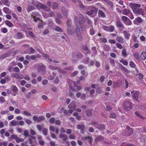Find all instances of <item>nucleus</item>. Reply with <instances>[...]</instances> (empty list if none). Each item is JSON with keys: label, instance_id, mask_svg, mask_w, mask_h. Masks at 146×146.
<instances>
[{"label": "nucleus", "instance_id": "nucleus-1", "mask_svg": "<svg viewBox=\"0 0 146 146\" xmlns=\"http://www.w3.org/2000/svg\"><path fill=\"white\" fill-rule=\"evenodd\" d=\"M129 6L133 10L134 13L144 15V12L142 9L140 8L141 7L140 4L130 3L129 4Z\"/></svg>", "mask_w": 146, "mask_h": 146}, {"label": "nucleus", "instance_id": "nucleus-2", "mask_svg": "<svg viewBox=\"0 0 146 146\" xmlns=\"http://www.w3.org/2000/svg\"><path fill=\"white\" fill-rule=\"evenodd\" d=\"M74 21L76 24L78 26L75 31L76 33L77 34L78 37H80V36L81 35L80 29L78 27L79 26H80L82 31H84L85 28V27L80 23L79 21L78 20V18L77 17H75Z\"/></svg>", "mask_w": 146, "mask_h": 146}, {"label": "nucleus", "instance_id": "nucleus-3", "mask_svg": "<svg viewBox=\"0 0 146 146\" xmlns=\"http://www.w3.org/2000/svg\"><path fill=\"white\" fill-rule=\"evenodd\" d=\"M32 3L34 5L38 8H40L45 11L49 10V9H47V7L46 5L37 1H33Z\"/></svg>", "mask_w": 146, "mask_h": 146}, {"label": "nucleus", "instance_id": "nucleus-4", "mask_svg": "<svg viewBox=\"0 0 146 146\" xmlns=\"http://www.w3.org/2000/svg\"><path fill=\"white\" fill-rule=\"evenodd\" d=\"M69 87L71 90L73 91H76V90L73 88L72 86H71L70 85V84H71L72 85H73L74 87H76L77 88V90H80L82 89V87L80 86H76V83L75 82H72L71 81L69 82Z\"/></svg>", "mask_w": 146, "mask_h": 146}, {"label": "nucleus", "instance_id": "nucleus-5", "mask_svg": "<svg viewBox=\"0 0 146 146\" xmlns=\"http://www.w3.org/2000/svg\"><path fill=\"white\" fill-rule=\"evenodd\" d=\"M121 19L123 23L127 25H130L132 24L131 21L127 17L123 16L122 17Z\"/></svg>", "mask_w": 146, "mask_h": 146}, {"label": "nucleus", "instance_id": "nucleus-6", "mask_svg": "<svg viewBox=\"0 0 146 146\" xmlns=\"http://www.w3.org/2000/svg\"><path fill=\"white\" fill-rule=\"evenodd\" d=\"M48 67L50 69L52 70H58V72L62 74H65L66 72V71L62 70L60 69V68H59L58 67L53 66L52 65H49Z\"/></svg>", "mask_w": 146, "mask_h": 146}, {"label": "nucleus", "instance_id": "nucleus-7", "mask_svg": "<svg viewBox=\"0 0 146 146\" xmlns=\"http://www.w3.org/2000/svg\"><path fill=\"white\" fill-rule=\"evenodd\" d=\"M76 106V104L75 102H72L68 106V108L71 109L69 110V113H72L73 111L75 109Z\"/></svg>", "mask_w": 146, "mask_h": 146}, {"label": "nucleus", "instance_id": "nucleus-8", "mask_svg": "<svg viewBox=\"0 0 146 146\" xmlns=\"http://www.w3.org/2000/svg\"><path fill=\"white\" fill-rule=\"evenodd\" d=\"M132 107V104L131 102L126 101L124 104V108L127 110H129Z\"/></svg>", "mask_w": 146, "mask_h": 146}, {"label": "nucleus", "instance_id": "nucleus-9", "mask_svg": "<svg viewBox=\"0 0 146 146\" xmlns=\"http://www.w3.org/2000/svg\"><path fill=\"white\" fill-rule=\"evenodd\" d=\"M103 29L107 31L112 32L114 31V26L112 25H110L109 27H108L105 25H103Z\"/></svg>", "mask_w": 146, "mask_h": 146}, {"label": "nucleus", "instance_id": "nucleus-10", "mask_svg": "<svg viewBox=\"0 0 146 146\" xmlns=\"http://www.w3.org/2000/svg\"><path fill=\"white\" fill-rule=\"evenodd\" d=\"M46 66L42 64L41 63L39 64L38 70L39 72L44 73L45 72Z\"/></svg>", "mask_w": 146, "mask_h": 146}, {"label": "nucleus", "instance_id": "nucleus-11", "mask_svg": "<svg viewBox=\"0 0 146 146\" xmlns=\"http://www.w3.org/2000/svg\"><path fill=\"white\" fill-rule=\"evenodd\" d=\"M33 119L34 121H36L38 122L44 119V117L43 116L37 117L36 115H34L33 117Z\"/></svg>", "mask_w": 146, "mask_h": 146}, {"label": "nucleus", "instance_id": "nucleus-12", "mask_svg": "<svg viewBox=\"0 0 146 146\" xmlns=\"http://www.w3.org/2000/svg\"><path fill=\"white\" fill-rule=\"evenodd\" d=\"M76 56L77 58H81L82 57V55L81 53H78L76 55L75 53H73L72 54V60L73 62H75L76 61V60L74 59Z\"/></svg>", "mask_w": 146, "mask_h": 146}, {"label": "nucleus", "instance_id": "nucleus-13", "mask_svg": "<svg viewBox=\"0 0 146 146\" xmlns=\"http://www.w3.org/2000/svg\"><path fill=\"white\" fill-rule=\"evenodd\" d=\"M133 132V130L129 126H127V131L125 133H124V135L127 136H129Z\"/></svg>", "mask_w": 146, "mask_h": 146}, {"label": "nucleus", "instance_id": "nucleus-14", "mask_svg": "<svg viewBox=\"0 0 146 146\" xmlns=\"http://www.w3.org/2000/svg\"><path fill=\"white\" fill-rule=\"evenodd\" d=\"M53 12L49 11L48 12H43L42 15L44 18H47L48 17L52 16L53 15Z\"/></svg>", "mask_w": 146, "mask_h": 146}, {"label": "nucleus", "instance_id": "nucleus-15", "mask_svg": "<svg viewBox=\"0 0 146 146\" xmlns=\"http://www.w3.org/2000/svg\"><path fill=\"white\" fill-rule=\"evenodd\" d=\"M133 97L136 100H137V99L138 98L139 92V91H133L131 92Z\"/></svg>", "mask_w": 146, "mask_h": 146}, {"label": "nucleus", "instance_id": "nucleus-16", "mask_svg": "<svg viewBox=\"0 0 146 146\" xmlns=\"http://www.w3.org/2000/svg\"><path fill=\"white\" fill-rule=\"evenodd\" d=\"M59 138L62 139L64 141H65L67 139L68 137L65 134L60 133V134Z\"/></svg>", "mask_w": 146, "mask_h": 146}, {"label": "nucleus", "instance_id": "nucleus-17", "mask_svg": "<svg viewBox=\"0 0 146 146\" xmlns=\"http://www.w3.org/2000/svg\"><path fill=\"white\" fill-rule=\"evenodd\" d=\"M84 126L83 125H78L77 126V128L78 129H81V133L82 134H83L84 133Z\"/></svg>", "mask_w": 146, "mask_h": 146}, {"label": "nucleus", "instance_id": "nucleus-18", "mask_svg": "<svg viewBox=\"0 0 146 146\" xmlns=\"http://www.w3.org/2000/svg\"><path fill=\"white\" fill-rule=\"evenodd\" d=\"M123 34L124 35L125 38L126 39H129L130 36V34L127 31H124L123 32Z\"/></svg>", "mask_w": 146, "mask_h": 146}, {"label": "nucleus", "instance_id": "nucleus-19", "mask_svg": "<svg viewBox=\"0 0 146 146\" xmlns=\"http://www.w3.org/2000/svg\"><path fill=\"white\" fill-rule=\"evenodd\" d=\"M67 32L69 35H72L74 33L72 27L70 26L68 29Z\"/></svg>", "mask_w": 146, "mask_h": 146}, {"label": "nucleus", "instance_id": "nucleus-20", "mask_svg": "<svg viewBox=\"0 0 146 146\" xmlns=\"http://www.w3.org/2000/svg\"><path fill=\"white\" fill-rule=\"evenodd\" d=\"M116 24L117 26V27H122L124 29V27L123 26V25L120 21H117Z\"/></svg>", "mask_w": 146, "mask_h": 146}, {"label": "nucleus", "instance_id": "nucleus-21", "mask_svg": "<svg viewBox=\"0 0 146 146\" xmlns=\"http://www.w3.org/2000/svg\"><path fill=\"white\" fill-rule=\"evenodd\" d=\"M131 12V11L129 9H125L122 12V13L123 15L127 16Z\"/></svg>", "mask_w": 146, "mask_h": 146}, {"label": "nucleus", "instance_id": "nucleus-22", "mask_svg": "<svg viewBox=\"0 0 146 146\" xmlns=\"http://www.w3.org/2000/svg\"><path fill=\"white\" fill-rule=\"evenodd\" d=\"M5 24L9 27H13L14 26L13 24L10 21L8 20H6L5 22Z\"/></svg>", "mask_w": 146, "mask_h": 146}, {"label": "nucleus", "instance_id": "nucleus-23", "mask_svg": "<svg viewBox=\"0 0 146 146\" xmlns=\"http://www.w3.org/2000/svg\"><path fill=\"white\" fill-rule=\"evenodd\" d=\"M140 58L142 60H145L146 58V53L145 52H142L140 54Z\"/></svg>", "mask_w": 146, "mask_h": 146}, {"label": "nucleus", "instance_id": "nucleus-24", "mask_svg": "<svg viewBox=\"0 0 146 146\" xmlns=\"http://www.w3.org/2000/svg\"><path fill=\"white\" fill-rule=\"evenodd\" d=\"M82 49L84 50H85V51H86L87 52H83V53L85 54H87L88 53H89V54H90V51H89L88 49V48L87 46L86 45H83L82 46Z\"/></svg>", "mask_w": 146, "mask_h": 146}, {"label": "nucleus", "instance_id": "nucleus-25", "mask_svg": "<svg viewBox=\"0 0 146 146\" xmlns=\"http://www.w3.org/2000/svg\"><path fill=\"white\" fill-rule=\"evenodd\" d=\"M15 38L18 39L21 38L23 37V35L20 33H17L15 36Z\"/></svg>", "mask_w": 146, "mask_h": 146}, {"label": "nucleus", "instance_id": "nucleus-26", "mask_svg": "<svg viewBox=\"0 0 146 146\" xmlns=\"http://www.w3.org/2000/svg\"><path fill=\"white\" fill-rule=\"evenodd\" d=\"M10 126H15L17 125V121L13 120L11 121L9 123Z\"/></svg>", "mask_w": 146, "mask_h": 146}, {"label": "nucleus", "instance_id": "nucleus-27", "mask_svg": "<svg viewBox=\"0 0 146 146\" xmlns=\"http://www.w3.org/2000/svg\"><path fill=\"white\" fill-rule=\"evenodd\" d=\"M92 50L93 51L94 54L92 55V56H93L97 54V52L96 50V48L95 46H93L92 48Z\"/></svg>", "mask_w": 146, "mask_h": 146}, {"label": "nucleus", "instance_id": "nucleus-28", "mask_svg": "<svg viewBox=\"0 0 146 146\" xmlns=\"http://www.w3.org/2000/svg\"><path fill=\"white\" fill-rule=\"evenodd\" d=\"M46 24L45 23H42V20L40 21V23L38 25V27L39 28H42L43 27V25H44Z\"/></svg>", "mask_w": 146, "mask_h": 146}, {"label": "nucleus", "instance_id": "nucleus-29", "mask_svg": "<svg viewBox=\"0 0 146 146\" xmlns=\"http://www.w3.org/2000/svg\"><path fill=\"white\" fill-rule=\"evenodd\" d=\"M135 21H137L138 23H141L142 22V19L140 17H138L134 21V23L135 24H136L135 23Z\"/></svg>", "mask_w": 146, "mask_h": 146}, {"label": "nucleus", "instance_id": "nucleus-30", "mask_svg": "<svg viewBox=\"0 0 146 146\" xmlns=\"http://www.w3.org/2000/svg\"><path fill=\"white\" fill-rule=\"evenodd\" d=\"M29 143L31 144L35 141V137L34 136L31 137L29 139Z\"/></svg>", "mask_w": 146, "mask_h": 146}, {"label": "nucleus", "instance_id": "nucleus-31", "mask_svg": "<svg viewBox=\"0 0 146 146\" xmlns=\"http://www.w3.org/2000/svg\"><path fill=\"white\" fill-rule=\"evenodd\" d=\"M96 126L97 127V128L100 129H103L104 127V125L102 124H96Z\"/></svg>", "mask_w": 146, "mask_h": 146}, {"label": "nucleus", "instance_id": "nucleus-32", "mask_svg": "<svg viewBox=\"0 0 146 146\" xmlns=\"http://www.w3.org/2000/svg\"><path fill=\"white\" fill-rule=\"evenodd\" d=\"M98 14L100 16H101L103 17H104L106 16V15L104 13L100 10L99 11Z\"/></svg>", "mask_w": 146, "mask_h": 146}, {"label": "nucleus", "instance_id": "nucleus-33", "mask_svg": "<svg viewBox=\"0 0 146 146\" xmlns=\"http://www.w3.org/2000/svg\"><path fill=\"white\" fill-rule=\"evenodd\" d=\"M42 133L44 135H47V132L48 130L46 128H43L42 129Z\"/></svg>", "mask_w": 146, "mask_h": 146}, {"label": "nucleus", "instance_id": "nucleus-34", "mask_svg": "<svg viewBox=\"0 0 146 146\" xmlns=\"http://www.w3.org/2000/svg\"><path fill=\"white\" fill-rule=\"evenodd\" d=\"M21 113L24 115L28 116H29L31 115V114L27 111H24L22 112H21Z\"/></svg>", "mask_w": 146, "mask_h": 146}, {"label": "nucleus", "instance_id": "nucleus-35", "mask_svg": "<svg viewBox=\"0 0 146 146\" xmlns=\"http://www.w3.org/2000/svg\"><path fill=\"white\" fill-rule=\"evenodd\" d=\"M85 139L88 140L89 143H90V145H91L92 142V138L89 137H84Z\"/></svg>", "mask_w": 146, "mask_h": 146}, {"label": "nucleus", "instance_id": "nucleus-36", "mask_svg": "<svg viewBox=\"0 0 146 146\" xmlns=\"http://www.w3.org/2000/svg\"><path fill=\"white\" fill-rule=\"evenodd\" d=\"M63 15L66 17L67 15V10L64 8H62L61 9Z\"/></svg>", "mask_w": 146, "mask_h": 146}, {"label": "nucleus", "instance_id": "nucleus-37", "mask_svg": "<svg viewBox=\"0 0 146 146\" xmlns=\"http://www.w3.org/2000/svg\"><path fill=\"white\" fill-rule=\"evenodd\" d=\"M3 11L6 13H9L10 12L9 9L7 7H5L3 8Z\"/></svg>", "mask_w": 146, "mask_h": 146}, {"label": "nucleus", "instance_id": "nucleus-38", "mask_svg": "<svg viewBox=\"0 0 146 146\" xmlns=\"http://www.w3.org/2000/svg\"><path fill=\"white\" fill-rule=\"evenodd\" d=\"M43 56L46 59V60L48 61L49 62H52V60L51 59H50L48 55L47 54H44Z\"/></svg>", "mask_w": 146, "mask_h": 146}, {"label": "nucleus", "instance_id": "nucleus-39", "mask_svg": "<svg viewBox=\"0 0 146 146\" xmlns=\"http://www.w3.org/2000/svg\"><path fill=\"white\" fill-rule=\"evenodd\" d=\"M133 56L137 60H139V54L137 52H135L133 54Z\"/></svg>", "mask_w": 146, "mask_h": 146}, {"label": "nucleus", "instance_id": "nucleus-40", "mask_svg": "<svg viewBox=\"0 0 146 146\" xmlns=\"http://www.w3.org/2000/svg\"><path fill=\"white\" fill-rule=\"evenodd\" d=\"M139 34L137 36L134 35L133 36V39L134 42H138V40H137V38L139 37Z\"/></svg>", "mask_w": 146, "mask_h": 146}, {"label": "nucleus", "instance_id": "nucleus-41", "mask_svg": "<svg viewBox=\"0 0 146 146\" xmlns=\"http://www.w3.org/2000/svg\"><path fill=\"white\" fill-rule=\"evenodd\" d=\"M122 54L124 57H126L127 56V54L126 53V51L125 49H124L122 50Z\"/></svg>", "mask_w": 146, "mask_h": 146}, {"label": "nucleus", "instance_id": "nucleus-42", "mask_svg": "<svg viewBox=\"0 0 146 146\" xmlns=\"http://www.w3.org/2000/svg\"><path fill=\"white\" fill-rule=\"evenodd\" d=\"M1 31L3 33H5L7 32L8 30L6 28H3L1 29Z\"/></svg>", "mask_w": 146, "mask_h": 146}, {"label": "nucleus", "instance_id": "nucleus-43", "mask_svg": "<svg viewBox=\"0 0 146 146\" xmlns=\"http://www.w3.org/2000/svg\"><path fill=\"white\" fill-rule=\"evenodd\" d=\"M34 9V7L33 6H28L27 9L28 12H29Z\"/></svg>", "mask_w": 146, "mask_h": 146}, {"label": "nucleus", "instance_id": "nucleus-44", "mask_svg": "<svg viewBox=\"0 0 146 146\" xmlns=\"http://www.w3.org/2000/svg\"><path fill=\"white\" fill-rule=\"evenodd\" d=\"M55 30L57 31L62 32V29L58 26H56L55 29Z\"/></svg>", "mask_w": 146, "mask_h": 146}, {"label": "nucleus", "instance_id": "nucleus-45", "mask_svg": "<svg viewBox=\"0 0 146 146\" xmlns=\"http://www.w3.org/2000/svg\"><path fill=\"white\" fill-rule=\"evenodd\" d=\"M120 62L121 63H122L125 66H126L127 65L128 63V62L126 61V60H120Z\"/></svg>", "mask_w": 146, "mask_h": 146}, {"label": "nucleus", "instance_id": "nucleus-46", "mask_svg": "<svg viewBox=\"0 0 146 146\" xmlns=\"http://www.w3.org/2000/svg\"><path fill=\"white\" fill-rule=\"evenodd\" d=\"M106 2L111 7H113V4L112 2L108 0H106Z\"/></svg>", "mask_w": 146, "mask_h": 146}, {"label": "nucleus", "instance_id": "nucleus-47", "mask_svg": "<svg viewBox=\"0 0 146 146\" xmlns=\"http://www.w3.org/2000/svg\"><path fill=\"white\" fill-rule=\"evenodd\" d=\"M24 122L23 121H17V125L22 126L24 125Z\"/></svg>", "mask_w": 146, "mask_h": 146}, {"label": "nucleus", "instance_id": "nucleus-48", "mask_svg": "<svg viewBox=\"0 0 146 146\" xmlns=\"http://www.w3.org/2000/svg\"><path fill=\"white\" fill-rule=\"evenodd\" d=\"M15 141L17 143H19L20 141H23V139H21L20 138L17 137L15 139Z\"/></svg>", "mask_w": 146, "mask_h": 146}, {"label": "nucleus", "instance_id": "nucleus-49", "mask_svg": "<svg viewBox=\"0 0 146 146\" xmlns=\"http://www.w3.org/2000/svg\"><path fill=\"white\" fill-rule=\"evenodd\" d=\"M131 19H134V17L131 12L127 15Z\"/></svg>", "mask_w": 146, "mask_h": 146}, {"label": "nucleus", "instance_id": "nucleus-50", "mask_svg": "<svg viewBox=\"0 0 146 146\" xmlns=\"http://www.w3.org/2000/svg\"><path fill=\"white\" fill-rule=\"evenodd\" d=\"M116 40L119 42H122L123 41V39L121 37H117Z\"/></svg>", "mask_w": 146, "mask_h": 146}, {"label": "nucleus", "instance_id": "nucleus-51", "mask_svg": "<svg viewBox=\"0 0 146 146\" xmlns=\"http://www.w3.org/2000/svg\"><path fill=\"white\" fill-rule=\"evenodd\" d=\"M4 2L3 4L7 6H9V1L8 0H4Z\"/></svg>", "mask_w": 146, "mask_h": 146}, {"label": "nucleus", "instance_id": "nucleus-52", "mask_svg": "<svg viewBox=\"0 0 146 146\" xmlns=\"http://www.w3.org/2000/svg\"><path fill=\"white\" fill-rule=\"evenodd\" d=\"M12 89L13 91L14 92H17L18 90V89L16 86L13 85L12 86Z\"/></svg>", "mask_w": 146, "mask_h": 146}, {"label": "nucleus", "instance_id": "nucleus-53", "mask_svg": "<svg viewBox=\"0 0 146 146\" xmlns=\"http://www.w3.org/2000/svg\"><path fill=\"white\" fill-rule=\"evenodd\" d=\"M55 128L52 125H50L49 127V130L52 131H55Z\"/></svg>", "mask_w": 146, "mask_h": 146}, {"label": "nucleus", "instance_id": "nucleus-54", "mask_svg": "<svg viewBox=\"0 0 146 146\" xmlns=\"http://www.w3.org/2000/svg\"><path fill=\"white\" fill-rule=\"evenodd\" d=\"M81 73L85 77H87L88 75L87 73H86L84 70H82L81 72Z\"/></svg>", "mask_w": 146, "mask_h": 146}, {"label": "nucleus", "instance_id": "nucleus-55", "mask_svg": "<svg viewBox=\"0 0 146 146\" xmlns=\"http://www.w3.org/2000/svg\"><path fill=\"white\" fill-rule=\"evenodd\" d=\"M129 65L130 67L134 68L135 66V64L132 61H131L129 63Z\"/></svg>", "mask_w": 146, "mask_h": 146}, {"label": "nucleus", "instance_id": "nucleus-56", "mask_svg": "<svg viewBox=\"0 0 146 146\" xmlns=\"http://www.w3.org/2000/svg\"><path fill=\"white\" fill-rule=\"evenodd\" d=\"M29 131L28 130H25L24 131V136L26 137L28 136L29 135Z\"/></svg>", "mask_w": 146, "mask_h": 146}, {"label": "nucleus", "instance_id": "nucleus-57", "mask_svg": "<svg viewBox=\"0 0 146 146\" xmlns=\"http://www.w3.org/2000/svg\"><path fill=\"white\" fill-rule=\"evenodd\" d=\"M13 70L16 72H19L20 71V70L19 69V68L17 67H15L13 69Z\"/></svg>", "mask_w": 146, "mask_h": 146}, {"label": "nucleus", "instance_id": "nucleus-58", "mask_svg": "<svg viewBox=\"0 0 146 146\" xmlns=\"http://www.w3.org/2000/svg\"><path fill=\"white\" fill-rule=\"evenodd\" d=\"M55 121V118L53 117L51 118L49 120V122L51 123H54Z\"/></svg>", "mask_w": 146, "mask_h": 146}, {"label": "nucleus", "instance_id": "nucleus-59", "mask_svg": "<svg viewBox=\"0 0 146 146\" xmlns=\"http://www.w3.org/2000/svg\"><path fill=\"white\" fill-rule=\"evenodd\" d=\"M35 52V50L33 49L32 47H30V53L31 54H33Z\"/></svg>", "mask_w": 146, "mask_h": 146}, {"label": "nucleus", "instance_id": "nucleus-60", "mask_svg": "<svg viewBox=\"0 0 146 146\" xmlns=\"http://www.w3.org/2000/svg\"><path fill=\"white\" fill-rule=\"evenodd\" d=\"M135 114L136 115V116L142 118V116L140 115L139 114V112L138 111H136L135 113Z\"/></svg>", "mask_w": 146, "mask_h": 146}, {"label": "nucleus", "instance_id": "nucleus-61", "mask_svg": "<svg viewBox=\"0 0 146 146\" xmlns=\"http://www.w3.org/2000/svg\"><path fill=\"white\" fill-rule=\"evenodd\" d=\"M52 6L54 9H56L57 7L58 4L56 3H53Z\"/></svg>", "mask_w": 146, "mask_h": 146}, {"label": "nucleus", "instance_id": "nucleus-62", "mask_svg": "<svg viewBox=\"0 0 146 146\" xmlns=\"http://www.w3.org/2000/svg\"><path fill=\"white\" fill-rule=\"evenodd\" d=\"M108 42L109 43L111 44H115V41L113 39H109L108 40Z\"/></svg>", "mask_w": 146, "mask_h": 146}, {"label": "nucleus", "instance_id": "nucleus-63", "mask_svg": "<svg viewBox=\"0 0 146 146\" xmlns=\"http://www.w3.org/2000/svg\"><path fill=\"white\" fill-rule=\"evenodd\" d=\"M38 142L40 145H43L45 141L43 140H40L38 141Z\"/></svg>", "mask_w": 146, "mask_h": 146}, {"label": "nucleus", "instance_id": "nucleus-64", "mask_svg": "<svg viewBox=\"0 0 146 146\" xmlns=\"http://www.w3.org/2000/svg\"><path fill=\"white\" fill-rule=\"evenodd\" d=\"M14 112L16 113H19L21 112L20 110L18 108L16 109L14 111Z\"/></svg>", "mask_w": 146, "mask_h": 146}]
</instances>
